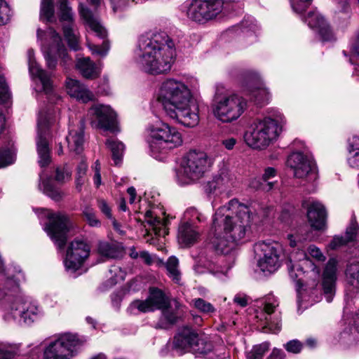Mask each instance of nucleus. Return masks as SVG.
<instances>
[{
	"label": "nucleus",
	"mask_w": 359,
	"mask_h": 359,
	"mask_svg": "<svg viewBox=\"0 0 359 359\" xmlns=\"http://www.w3.org/2000/svg\"><path fill=\"white\" fill-rule=\"evenodd\" d=\"M249 208L232 199L219 207L213 217L211 243L217 252L229 253L244 239L250 226Z\"/></svg>",
	"instance_id": "obj_1"
},
{
	"label": "nucleus",
	"mask_w": 359,
	"mask_h": 359,
	"mask_svg": "<svg viewBox=\"0 0 359 359\" xmlns=\"http://www.w3.org/2000/svg\"><path fill=\"white\" fill-rule=\"evenodd\" d=\"M175 56L172 39L165 32H158L140 37L135 62L142 71L157 75L171 69Z\"/></svg>",
	"instance_id": "obj_2"
},
{
	"label": "nucleus",
	"mask_w": 359,
	"mask_h": 359,
	"mask_svg": "<svg viewBox=\"0 0 359 359\" xmlns=\"http://www.w3.org/2000/svg\"><path fill=\"white\" fill-rule=\"evenodd\" d=\"M157 101L170 118L187 127H194L198 123V105L182 81L174 79L164 81L158 91Z\"/></svg>",
	"instance_id": "obj_3"
},
{
	"label": "nucleus",
	"mask_w": 359,
	"mask_h": 359,
	"mask_svg": "<svg viewBox=\"0 0 359 359\" xmlns=\"http://www.w3.org/2000/svg\"><path fill=\"white\" fill-rule=\"evenodd\" d=\"M147 132L151 154L160 161L163 158L161 155L167 154L183 143L182 134L178 130L163 121H157L149 125Z\"/></svg>",
	"instance_id": "obj_4"
},
{
	"label": "nucleus",
	"mask_w": 359,
	"mask_h": 359,
	"mask_svg": "<svg viewBox=\"0 0 359 359\" xmlns=\"http://www.w3.org/2000/svg\"><path fill=\"white\" fill-rule=\"evenodd\" d=\"M285 118L279 111L259 120L252 126V130L247 133L245 140L248 146L263 149L276 140L282 132Z\"/></svg>",
	"instance_id": "obj_5"
},
{
	"label": "nucleus",
	"mask_w": 359,
	"mask_h": 359,
	"mask_svg": "<svg viewBox=\"0 0 359 359\" xmlns=\"http://www.w3.org/2000/svg\"><path fill=\"white\" fill-rule=\"evenodd\" d=\"M213 163L212 159L204 151L192 150L182 158L176 170V179L180 185L191 184L208 172Z\"/></svg>",
	"instance_id": "obj_6"
},
{
	"label": "nucleus",
	"mask_w": 359,
	"mask_h": 359,
	"mask_svg": "<svg viewBox=\"0 0 359 359\" xmlns=\"http://www.w3.org/2000/svg\"><path fill=\"white\" fill-rule=\"evenodd\" d=\"M246 107L245 99L236 94H217L212 104L215 117L223 123H230L238 119Z\"/></svg>",
	"instance_id": "obj_7"
},
{
	"label": "nucleus",
	"mask_w": 359,
	"mask_h": 359,
	"mask_svg": "<svg viewBox=\"0 0 359 359\" xmlns=\"http://www.w3.org/2000/svg\"><path fill=\"white\" fill-rule=\"evenodd\" d=\"M37 37L41 41L49 39L52 41V43L47 47L43 43L44 58L49 69H55L57 65V58L61 60V63L65 68L72 64V60L62 42L60 36L53 28L49 27L46 32L38 29Z\"/></svg>",
	"instance_id": "obj_8"
},
{
	"label": "nucleus",
	"mask_w": 359,
	"mask_h": 359,
	"mask_svg": "<svg viewBox=\"0 0 359 359\" xmlns=\"http://www.w3.org/2000/svg\"><path fill=\"white\" fill-rule=\"evenodd\" d=\"M82 341L76 334L65 333L50 341L44 348V359H71Z\"/></svg>",
	"instance_id": "obj_9"
},
{
	"label": "nucleus",
	"mask_w": 359,
	"mask_h": 359,
	"mask_svg": "<svg viewBox=\"0 0 359 359\" xmlns=\"http://www.w3.org/2000/svg\"><path fill=\"white\" fill-rule=\"evenodd\" d=\"M287 165L293 170L295 178L313 182L318 178V170L312 155L305 147L293 151L287 158Z\"/></svg>",
	"instance_id": "obj_10"
},
{
	"label": "nucleus",
	"mask_w": 359,
	"mask_h": 359,
	"mask_svg": "<svg viewBox=\"0 0 359 359\" xmlns=\"http://www.w3.org/2000/svg\"><path fill=\"white\" fill-rule=\"evenodd\" d=\"M254 251L257 266L264 273H273L280 266L283 249L278 243L259 241L255 245Z\"/></svg>",
	"instance_id": "obj_11"
},
{
	"label": "nucleus",
	"mask_w": 359,
	"mask_h": 359,
	"mask_svg": "<svg viewBox=\"0 0 359 359\" xmlns=\"http://www.w3.org/2000/svg\"><path fill=\"white\" fill-rule=\"evenodd\" d=\"M230 4L222 0H193L189 4L187 17L196 22L205 23L215 18L223 10H229Z\"/></svg>",
	"instance_id": "obj_12"
},
{
	"label": "nucleus",
	"mask_w": 359,
	"mask_h": 359,
	"mask_svg": "<svg viewBox=\"0 0 359 359\" xmlns=\"http://www.w3.org/2000/svg\"><path fill=\"white\" fill-rule=\"evenodd\" d=\"M174 346L180 349H190L201 354L210 352L212 345L207 336L198 334L191 327H183L174 338Z\"/></svg>",
	"instance_id": "obj_13"
},
{
	"label": "nucleus",
	"mask_w": 359,
	"mask_h": 359,
	"mask_svg": "<svg viewBox=\"0 0 359 359\" xmlns=\"http://www.w3.org/2000/svg\"><path fill=\"white\" fill-rule=\"evenodd\" d=\"M49 219L45 230L55 245L62 249L67 243V233L72 227V224L66 215L60 212L50 214Z\"/></svg>",
	"instance_id": "obj_14"
},
{
	"label": "nucleus",
	"mask_w": 359,
	"mask_h": 359,
	"mask_svg": "<svg viewBox=\"0 0 359 359\" xmlns=\"http://www.w3.org/2000/svg\"><path fill=\"white\" fill-rule=\"evenodd\" d=\"M29 72L36 83L39 91L44 92L48 96L50 102L53 100L50 97L54 96L57 99L60 97L54 93L53 81L51 74L48 73L46 70L43 69L36 62L34 50L29 49L27 51Z\"/></svg>",
	"instance_id": "obj_15"
},
{
	"label": "nucleus",
	"mask_w": 359,
	"mask_h": 359,
	"mask_svg": "<svg viewBox=\"0 0 359 359\" xmlns=\"http://www.w3.org/2000/svg\"><path fill=\"white\" fill-rule=\"evenodd\" d=\"M52 123L50 114L41 111L38 118V136L36 139V147L39 155V163L41 167L48 165L50 161V148L47 137L48 129Z\"/></svg>",
	"instance_id": "obj_16"
},
{
	"label": "nucleus",
	"mask_w": 359,
	"mask_h": 359,
	"mask_svg": "<svg viewBox=\"0 0 359 359\" xmlns=\"http://www.w3.org/2000/svg\"><path fill=\"white\" fill-rule=\"evenodd\" d=\"M91 124L97 128L109 130L112 133L118 132L116 114L108 105L96 104L93 105L89 111Z\"/></svg>",
	"instance_id": "obj_17"
},
{
	"label": "nucleus",
	"mask_w": 359,
	"mask_h": 359,
	"mask_svg": "<svg viewBox=\"0 0 359 359\" xmlns=\"http://www.w3.org/2000/svg\"><path fill=\"white\" fill-rule=\"evenodd\" d=\"M170 302L162 290L151 287L149 295L147 299L133 301L128 310L130 313L137 314V311L147 313L156 309H165L169 306Z\"/></svg>",
	"instance_id": "obj_18"
},
{
	"label": "nucleus",
	"mask_w": 359,
	"mask_h": 359,
	"mask_svg": "<svg viewBox=\"0 0 359 359\" xmlns=\"http://www.w3.org/2000/svg\"><path fill=\"white\" fill-rule=\"evenodd\" d=\"M90 252V248L87 243L80 240L72 242L64 261L66 269L72 272L76 271L88 257Z\"/></svg>",
	"instance_id": "obj_19"
},
{
	"label": "nucleus",
	"mask_w": 359,
	"mask_h": 359,
	"mask_svg": "<svg viewBox=\"0 0 359 359\" xmlns=\"http://www.w3.org/2000/svg\"><path fill=\"white\" fill-rule=\"evenodd\" d=\"M244 90L250 100L257 104L263 105L268 103L271 98L269 90L264 86L259 76L250 73L244 84Z\"/></svg>",
	"instance_id": "obj_20"
},
{
	"label": "nucleus",
	"mask_w": 359,
	"mask_h": 359,
	"mask_svg": "<svg viewBox=\"0 0 359 359\" xmlns=\"http://www.w3.org/2000/svg\"><path fill=\"white\" fill-rule=\"evenodd\" d=\"M59 18L61 22L67 24L63 26L64 36L69 46L76 50L79 48L77 36L73 28L74 14L69 6L67 0H58Z\"/></svg>",
	"instance_id": "obj_21"
},
{
	"label": "nucleus",
	"mask_w": 359,
	"mask_h": 359,
	"mask_svg": "<svg viewBox=\"0 0 359 359\" xmlns=\"http://www.w3.org/2000/svg\"><path fill=\"white\" fill-rule=\"evenodd\" d=\"M337 260L331 258L327 262L323 274L322 287L327 302H331L335 294Z\"/></svg>",
	"instance_id": "obj_22"
},
{
	"label": "nucleus",
	"mask_w": 359,
	"mask_h": 359,
	"mask_svg": "<svg viewBox=\"0 0 359 359\" xmlns=\"http://www.w3.org/2000/svg\"><path fill=\"white\" fill-rule=\"evenodd\" d=\"M279 302L273 295L269 294L264 299V311L266 315L264 318V328L268 329L272 333H276L280 330L281 320L278 316H276L273 318L271 314L275 311L278 306Z\"/></svg>",
	"instance_id": "obj_23"
},
{
	"label": "nucleus",
	"mask_w": 359,
	"mask_h": 359,
	"mask_svg": "<svg viewBox=\"0 0 359 359\" xmlns=\"http://www.w3.org/2000/svg\"><path fill=\"white\" fill-rule=\"evenodd\" d=\"M307 218L311 226L318 231L326 229L327 212L324 205L318 201H312L307 206Z\"/></svg>",
	"instance_id": "obj_24"
},
{
	"label": "nucleus",
	"mask_w": 359,
	"mask_h": 359,
	"mask_svg": "<svg viewBox=\"0 0 359 359\" xmlns=\"http://www.w3.org/2000/svg\"><path fill=\"white\" fill-rule=\"evenodd\" d=\"M224 262H226V258L224 257H219L215 262L200 259L198 263L195 266L194 269L197 273H204L205 271L204 269H206L215 276L222 278L226 275L227 272L232 266V264H224Z\"/></svg>",
	"instance_id": "obj_25"
},
{
	"label": "nucleus",
	"mask_w": 359,
	"mask_h": 359,
	"mask_svg": "<svg viewBox=\"0 0 359 359\" xmlns=\"http://www.w3.org/2000/svg\"><path fill=\"white\" fill-rule=\"evenodd\" d=\"M234 183V175L227 169L223 168L211 181L208 182L206 191L208 193H215L217 191L219 193L224 192L233 187Z\"/></svg>",
	"instance_id": "obj_26"
},
{
	"label": "nucleus",
	"mask_w": 359,
	"mask_h": 359,
	"mask_svg": "<svg viewBox=\"0 0 359 359\" xmlns=\"http://www.w3.org/2000/svg\"><path fill=\"white\" fill-rule=\"evenodd\" d=\"M304 21L313 29H316L323 41L333 39L332 32L323 17L316 11L309 12Z\"/></svg>",
	"instance_id": "obj_27"
},
{
	"label": "nucleus",
	"mask_w": 359,
	"mask_h": 359,
	"mask_svg": "<svg viewBox=\"0 0 359 359\" xmlns=\"http://www.w3.org/2000/svg\"><path fill=\"white\" fill-rule=\"evenodd\" d=\"M69 151L79 154L83 150L84 122L79 120L76 126H70L69 135L66 137Z\"/></svg>",
	"instance_id": "obj_28"
},
{
	"label": "nucleus",
	"mask_w": 359,
	"mask_h": 359,
	"mask_svg": "<svg viewBox=\"0 0 359 359\" xmlns=\"http://www.w3.org/2000/svg\"><path fill=\"white\" fill-rule=\"evenodd\" d=\"M79 13L85 25L100 38L107 36V31L100 24L97 15L83 4H79Z\"/></svg>",
	"instance_id": "obj_29"
},
{
	"label": "nucleus",
	"mask_w": 359,
	"mask_h": 359,
	"mask_svg": "<svg viewBox=\"0 0 359 359\" xmlns=\"http://www.w3.org/2000/svg\"><path fill=\"white\" fill-rule=\"evenodd\" d=\"M96 252L104 262L110 259L121 257L123 254V248L121 243L116 241H100L97 243Z\"/></svg>",
	"instance_id": "obj_30"
},
{
	"label": "nucleus",
	"mask_w": 359,
	"mask_h": 359,
	"mask_svg": "<svg viewBox=\"0 0 359 359\" xmlns=\"http://www.w3.org/2000/svg\"><path fill=\"white\" fill-rule=\"evenodd\" d=\"M66 88L71 97L83 103L92 101L95 98L94 94L86 86L76 79H67Z\"/></svg>",
	"instance_id": "obj_31"
},
{
	"label": "nucleus",
	"mask_w": 359,
	"mask_h": 359,
	"mask_svg": "<svg viewBox=\"0 0 359 359\" xmlns=\"http://www.w3.org/2000/svg\"><path fill=\"white\" fill-rule=\"evenodd\" d=\"M198 237V231L190 222H184L180 225L177 238L181 244L185 246L193 245Z\"/></svg>",
	"instance_id": "obj_32"
},
{
	"label": "nucleus",
	"mask_w": 359,
	"mask_h": 359,
	"mask_svg": "<svg viewBox=\"0 0 359 359\" xmlns=\"http://www.w3.org/2000/svg\"><path fill=\"white\" fill-rule=\"evenodd\" d=\"M145 222L152 229L155 234L164 236L168 234L166 226L168 220L157 217L152 210H147L144 215Z\"/></svg>",
	"instance_id": "obj_33"
},
{
	"label": "nucleus",
	"mask_w": 359,
	"mask_h": 359,
	"mask_svg": "<svg viewBox=\"0 0 359 359\" xmlns=\"http://www.w3.org/2000/svg\"><path fill=\"white\" fill-rule=\"evenodd\" d=\"M76 67L82 76L87 79L95 78L100 73L99 69L88 57L78 58Z\"/></svg>",
	"instance_id": "obj_34"
},
{
	"label": "nucleus",
	"mask_w": 359,
	"mask_h": 359,
	"mask_svg": "<svg viewBox=\"0 0 359 359\" xmlns=\"http://www.w3.org/2000/svg\"><path fill=\"white\" fill-rule=\"evenodd\" d=\"M23 279V275L19 272L15 276L8 274L0 275V290L6 293L8 292H17L19 288V282Z\"/></svg>",
	"instance_id": "obj_35"
},
{
	"label": "nucleus",
	"mask_w": 359,
	"mask_h": 359,
	"mask_svg": "<svg viewBox=\"0 0 359 359\" xmlns=\"http://www.w3.org/2000/svg\"><path fill=\"white\" fill-rule=\"evenodd\" d=\"M346 279L350 286L359 289V257L352 259L347 265Z\"/></svg>",
	"instance_id": "obj_36"
},
{
	"label": "nucleus",
	"mask_w": 359,
	"mask_h": 359,
	"mask_svg": "<svg viewBox=\"0 0 359 359\" xmlns=\"http://www.w3.org/2000/svg\"><path fill=\"white\" fill-rule=\"evenodd\" d=\"M107 145L112 153V158L116 165H118L122 158L125 149L123 142H119L115 138L109 139L107 141Z\"/></svg>",
	"instance_id": "obj_37"
},
{
	"label": "nucleus",
	"mask_w": 359,
	"mask_h": 359,
	"mask_svg": "<svg viewBox=\"0 0 359 359\" xmlns=\"http://www.w3.org/2000/svg\"><path fill=\"white\" fill-rule=\"evenodd\" d=\"M162 316L159 322L156 325V327L167 329L169 325L177 323L178 317L175 312L169 309L168 306L162 310Z\"/></svg>",
	"instance_id": "obj_38"
},
{
	"label": "nucleus",
	"mask_w": 359,
	"mask_h": 359,
	"mask_svg": "<svg viewBox=\"0 0 359 359\" xmlns=\"http://www.w3.org/2000/svg\"><path fill=\"white\" fill-rule=\"evenodd\" d=\"M39 188L46 195L55 201H59L62 198L61 191L55 188L50 179L44 180L39 184Z\"/></svg>",
	"instance_id": "obj_39"
},
{
	"label": "nucleus",
	"mask_w": 359,
	"mask_h": 359,
	"mask_svg": "<svg viewBox=\"0 0 359 359\" xmlns=\"http://www.w3.org/2000/svg\"><path fill=\"white\" fill-rule=\"evenodd\" d=\"M179 261L175 257H170L166 262V269L169 277L176 284H180L181 273L178 269Z\"/></svg>",
	"instance_id": "obj_40"
},
{
	"label": "nucleus",
	"mask_w": 359,
	"mask_h": 359,
	"mask_svg": "<svg viewBox=\"0 0 359 359\" xmlns=\"http://www.w3.org/2000/svg\"><path fill=\"white\" fill-rule=\"evenodd\" d=\"M287 267L290 278L296 281L297 292L299 293V289L303 285L302 278L299 277L304 273L302 266L292 264V260L290 259L287 262Z\"/></svg>",
	"instance_id": "obj_41"
},
{
	"label": "nucleus",
	"mask_w": 359,
	"mask_h": 359,
	"mask_svg": "<svg viewBox=\"0 0 359 359\" xmlns=\"http://www.w3.org/2000/svg\"><path fill=\"white\" fill-rule=\"evenodd\" d=\"M54 6L53 0H41L40 19L50 22L54 18Z\"/></svg>",
	"instance_id": "obj_42"
},
{
	"label": "nucleus",
	"mask_w": 359,
	"mask_h": 359,
	"mask_svg": "<svg viewBox=\"0 0 359 359\" xmlns=\"http://www.w3.org/2000/svg\"><path fill=\"white\" fill-rule=\"evenodd\" d=\"M38 307L33 303L27 301V303H22V309H20V318L25 323L34 321L33 317L37 314Z\"/></svg>",
	"instance_id": "obj_43"
},
{
	"label": "nucleus",
	"mask_w": 359,
	"mask_h": 359,
	"mask_svg": "<svg viewBox=\"0 0 359 359\" xmlns=\"http://www.w3.org/2000/svg\"><path fill=\"white\" fill-rule=\"evenodd\" d=\"M15 161V152L13 148L0 149V168L13 164Z\"/></svg>",
	"instance_id": "obj_44"
},
{
	"label": "nucleus",
	"mask_w": 359,
	"mask_h": 359,
	"mask_svg": "<svg viewBox=\"0 0 359 359\" xmlns=\"http://www.w3.org/2000/svg\"><path fill=\"white\" fill-rule=\"evenodd\" d=\"M82 215L84 221L91 227L101 226V221L97 218L95 210L90 207H85Z\"/></svg>",
	"instance_id": "obj_45"
},
{
	"label": "nucleus",
	"mask_w": 359,
	"mask_h": 359,
	"mask_svg": "<svg viewBox=\"0 0 359 359\" xmlns=\"http://www.w3.org/2000/svg\"><path fill=\"white\" fill-rule=\"evenodd\" d=\"M18 351L15 344L0 343V359H13Z\"/></svg>",
	"instance_id": "obj_46"
},
{
	"label": "nucleus",
	"mask_w": 359,
	"mask_h": 359,
	"mask_svg": "<svg viewBox=\"0 0 359 359\" xmlns=\"http://www.w3.org/2000/svg\"><path fill=\"white\" fill-rule=\"evenodd\" d=\"M194 307L200 312L206 314L214 313L216 309L214 306L210 302L205 301L202 298H196L192 300Z\"/></svg>",
	"instance_id": "obj_47"
},
{
	"label": "nucleus",
	"mask_w": 359,
	"mask_h": 359,
	"mask_svg": "<svg viewBox=\"0 0 359 359\" xmlns=\"http://www.w3.org/2000/svg\"><path fill=\"white\" fill-rule=\"evenodd\" d=\"M88 47L91 51L92 55L100 57H105L109 50V43L108 41H104L101 46L88 43Z\"/></svg>",
	"instance_id": "obj_48"
},
{
	"label": "nucleus",
	"mask_w": 359,
	"mask_h": 359,
	"mask_svg": "<svg viewBox=\"0 0 359 359\" xmlns=\"http://www.w3.org/2000/svg\"><path fill=\"white\" fill-rule=\"evenodd\" d=\"M269 350V345L263 343L255 346L248 353V359H263L265 353Z\"/></svg>",
	"instance_id": "obj_49"
},
{
	"label": "nucleus",
	"mask_w": 359,
	"mask_h": 359,
	"mask_svg": "<svg viewBox=\"0 0 359 359\" xmlns=\"http://www.w3.org/2000/svg\"><path fill=\"white\" fill-rule=\"evenodd\" d=\"M359 235V226L356 222L355 217L353 216L350 222L349 225L346 228L345 237L348 242L356 239Z\"/></svg>",
	"instance_id": "obj_50"
},
{
	"label": "nucleus",
	"mask_w": 359,
	"mask_h": 359,
	"mask_svg": "<svg viewBox=\"0 0 359 359\" xmlns=\"http://www.w3.org/2000/svg\"><path fill=\"white\" fill-rule=\"evenodd\" d=\"M277 171L275 168L272 167H268L264 170V172L262 175V180L266 183L265 185L263 186V189L269 191L273 187V182H271L270 180L273 179L276 176Z\"/></svg>",
	"instance_id": "obj_51"
},
{
	"label": "nucleus",
	"mask_w": 359,
	"mask_h": 359,
	"mask_svg": "<svg viewBox=\"0 0 359 359\" xmlns=\"http://www.w3.org/2000/svg\"><path fill=\"white\" fill-rule=\"evenodd\" d=\"M204 216L200 213L195 208H189L184 212L185 222H190L193 226L195 224V221L201 222L204 220Z\"/></svg>",
	"instance_id": "obj_52"
},
{
	"label": "nucleus",
	"mask_w": 359,
	"mask_h": 359,
	"mask_svg": "<svg viewBox=\"0 0 359 359\" xmlns=\"http://www.w3.org/2000/svg\"><path fill=\"white\" fill-rule=\"evenodd\" d=\"M97 207L101 212L108 219H111L115 229H117L118 224L113 217L111 206L104 199L97 200Z\"/></svg>",
	"instance_id": "obj_53"
},
{
	"label": "nucleus",
	"mask_w": 359,
	"mask_h": 359,
	"mask_svg": "<svg viewBox=\"0 0 359 359\" xmlns=\"http://www.w3.org/2000/svg\"><path fill=\"white\" fill-rule=\"evenodd\" d=\"M11 16V9L4 0H0V25L7 23Z\"/></svg>",
	"instance_id": "obj_54"
},
{
	"label": "nucleus",
	"mask_w": 359,
	"mask_h": 359,
	"mask_svg": "<svg viewBox=\"0 0 359 359\" xmlns=\"http://www.w3.org/2000/svg\"><path fill=\"white\" fill-rule=\"evenodd\" d=\"M72 172L67 167H59L56 169L55 180L59 182H64L71 178Z\"/></svg>",
	"instance_id": "obj_55"
},
{
	"label": "nucleus",
	"mask_w": 359,
	"mask_h": 359,
	"mask_svg": "<svg viewBox=\"0 0 359 359\" xmlns=\"http://www.w3.org/2000/svg\"><path fill=\"white\" fill-rule=\"evenodd\" d=\"M10 98V92L4 77L0 75V102H5Z\"/></svg>",
	"instance_id": "obj_56"
},
{
	"label": "nucleus",
	"mask_w": 359,
	"mask_h": 359,
	"mask_svg": "<svg viewBox=\"0 0 359 359\" xmlns=\"http://www.w3.org/2000/svg\"><path fill=\"white\" fill-rule=\"evenodd\" d=\"M22 303H27V300L23 297L18 296L11 304V310L15 317H20V309H22Z\"/></svg>",
	"instance_id": "obj_57"
},
{
	"label": "nucleus",
	"mask_w": 359,
	"mask_h": 359,
	"mask_svg": "<svg viewBox=\"0 0 359 359\" xmlns=\"http://www.w3.org/2000/svg\"><path fill=\"white\" fill-rule=\"evenodd\" d=\"M349 60L352 65H359V34L353 45L351 55Z\"/></svg>",
	"instance_id": "obj_58"
},
{
	"label": "nucleus",
	"mask_w": 359,
	"mask_h": 359,
	"mask_svg": "<svg viewBox=\"0 0 359 359\" xmlns=\"http://www.w3.org/2000/svg\"><path fill=\"white\" fill-rule=\"evenodd\" d=\"M313 0H299L297 4L291 3L292 9L297 13H302L311 4Z\"/></svg>",
	"instance_id": "obj_59"
},
{
	"label": "nucleus",
	"mask_w": 359,
	"mask_h": 359,
	"mask_svg": "<svg viewBox=\"0 0 359 359\" xmlns=\"http://www.w3.org/2000/svg\"><path fill=\"white\" fill-rule=\"evenodd\" d=\"M302 344L296 339L288 341L285 345V348L288 352L293 353H298L302 348Z\"/></svg>",
	"instance_id": "obj_60"
},
{
	"label": "nucleus",
	"mask_w": 359,
	"mask_h": 359,
	"mask_svg": "<svg viewBox=\"0 0 359 359\" xmlns=\"http://www.w3.org/2000/svg\"><path fill=\"white\" fill-rule=\"evenodd\" d=\"M348 243V241H346V238L345 236H336L333 238V239L330 243L329 247L332 250H336V249L346 245Z\"/></svg>",
	"instance_id": "obj_61"
},
{
	"label": "nucleus",
	"mask_w": 359,
	"mask_h": 359,
	"mask_svg": "<svg viewBox=\"0 0 359 359\" xmlns=\"http://www.w3.org/2000/svg\"><path fill=\"white\" fill-rule=\"evenodd\" d=\"M291 247H301L302 243L307 239V236L302 237L299 234H289L287 236Z\"/></svg>",
	"instance_id": "obj_62"
},
{
	"label": "nucleus",
	"mask_w": 359,
	"mask_h": 359,
	"mask_svg": "<svg viewBox=\"0 0 359 359\" xmlns=\"http://www.w3.org/2000/svg\"><path fill=\"white\" fill-rule=\"evenodd\" d=\"M309 255L318 261H324L325 257L320 250L315 245H310L308 248Z\"/></svg>",
	"instance_id": "obj_63"
},
{
	"label": "nucleus",
	"mask_w": 359,
	"mask_h": 359,
	"mask_svg": "<svg viewBox=\"0 0 359 359\" xmlns=\"http://www.w3.org/2000/svg\"><path fill=\"white\" fill-rule=\"evenodd\" d=\"M352 151L351 154H348V163L351 167L359 169V150H352Z\"/></svg>",
	"instance_id": "obj_64"
}]
</instances>
